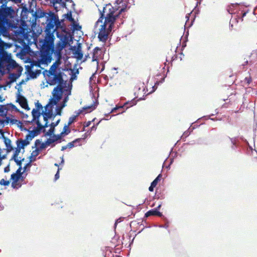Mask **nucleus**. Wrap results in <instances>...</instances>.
<instances>
[{"label": "nucleus", "mask_w": 257, "mask_h": 257, "mask_svg": "<svg viewBox=\"0 0 257 257\" xmlns=\"http://www.w3.org/2000/svg\"><path fill=\"white\" fill-rule=\"evenodd\" d=\"M59 29L65 31L64 20L60 21L57 15L50 11L46 16V36L42 42L40 59L39 62L34 63L35 66L39 67L40 63L48 64L51 61L52 55L54 51V33Z\"/></svg>", "instance_id": "nucleus-1"}, {"label": "nucleus", "mask_w": 257, "mask_h": 257, "mask_svg": "<svg viewBox=\"0 0 257 257\" xmlns=\"http://www.w3.org/2000/svg\"><path fill=\"white\" fill-rule=\"evenodd\" d=\"M121 4L118 8H114L111 5L106 6L100 12V17L95 23V26L97 27L100 24V28L98 34L99 41L105 42L111 33L116 20L120 14L126 11L127 7L126 0H121L119 5Z\"/></svg>", "instance_id": "nucleus-2"}, {"label": "nucleus", "mask_w": 257, "mask_h": 257, "mask_svg": "<svg viewBox=\"0 0 257 257\" xmlns=\"http://www.w3.org/2000/svg\"><path fill=\"white\" fill-rule=\"evenodd\" d=\"M60 64L59 60L56 61L50 67L49 69L44 70L43 74L46 82L50 86L56 85L53 89L55 91L62 90L67 91V81L63 79L64 73L59 68Z\"/></svg>", "instance_id": "nucleus-3"}, {"label": "nucleus", "mask_w": 257, "mask_h": 257, "mask_svg": "<svg viewBox=\"0 0 257 257\" xmlns=\"http://www.w3.org/2000/svg\"><path fill=\"white\" fill-rule=\"evenodd\" d=\"M72 0H49L47 5L53 7L57 12L62 8H66V3H73Z\"/></svg>", "instance_id": "nucleus-4"}, {"label": "nucleus", "mask_w": 257, "mask_h": 257, "mask_svg": "<svg viewBox=\"0 0 257 257\" xmlns=\"http://www.w3.org/2000/svg\"><path fill=\"white\" fill-rule=\"evenodd\" d=\"M65 92H67V91L62 90H57L55 91V90L53 89L52 93L53 97L50 99L49 103L46 106V108L49 105L52 106L56 105L58 102L61 99L63 94Z\"/></svg>", "instance_id": "nucleus-5"}, {"label": "nucleus", "mask_w": 257, "mask_h": 257, "mask_svg": "<svg viewBox=\"0 0 257 257\" xmlns=\"http://www.w3.org/2000/svg\"><path fill=\"white\" fill-rule=\"evenodd\" d=\"M151 216H157L161 217L163 220H167V218L162 214V213L159 211V210H149L145 213L144 217L143 218L142 222H138V224H140V225H143V222L147 223L146 218Z\"/></svg>", "instance_id": "nucleus-6"}, {"label": "nucleus", "mask_w": 257, "mask_h": 257, "mask_svg": "<svg viewBox=\"0 0 257 257\" xmlns=\"http://www.w3.org/2000/svg\"><path fill=\"white\" fill-rule=\"evenodd\" d=\"M48 13H46L44 11L40 10V9H37L35 12L33 11L32 15L33 19L32 20V22L33 23H35L37 19L43 18L44 17L46 18Z\"/></svg>", "instance_id": "nucleus-7"}, {"label": "nucleus", "mask_w": 257, "mask_h": 257, "mask_svg": "<svg viewBox=\"0 0 257 257\" xmlns=\"http://www.w3.org/2000/svg\"><path fill=\"white\" fill-rule=\"evenodd\" d=\"M21 177H20V175H18L17 174H12L11 175V179L12 180V187L15 189H18L20 188L22 186V184L20 182H19V180Z\"/></svg>", "instance_id": "nucleus-8"}, {"label": "nucleus", "mask_w": 257, "mask_h": 257, "mask_svg": "<svg viewBox=\"0 0 257 257\" xmlns=\"http://www.w3.org/2000/svg\"><path fill=\"white\" fill-rule=\"evenodd\" d=\"M102 54L101 49L96 47L93 50L92 53V61H96L98 62L99 59L101 58Z\"/></svg>", "instance_id": "nucleus-9"}, {"label": "nucleus", "mask_w": 257, "mask_h": 257, "mask_svg": "<svg viewBox=\"0 0 257 257\" xmlns=\"http://www.w3.org/2000/svg\"><path fill=\"white\" fill-rule=\"evenodd\" d=\"M33 13V11H28V9L26 8H24L22 9L21 13V18L23 20L27 21V22H32L31 18H29L28 15L31 14L32 16Z\"/></svg>", "instance_id": "nucleus-10"}, {"label": "nucleus", "mask_w": 257, "mask_h": 257, "mask_svg": "<svg viewBox=\"0 0 257 257\" xmlns=\"http://www.w3.org/2000/svg\"><path fill=\"white\" fill-rule=\"evenodd\" d=\"M0 133L2 134V138L4 140V142L5 143V144L7 147V151L8 152H10L12 151L14 148L11 145V141L10 139L7 138V137H5L4 135V133L3 132V130H0Z\"/></svg>", "instance_id": "nucleus-11"}, {"label": "nucleus", "mask_w": 257, "mask_h": 257, "mask_svg": "<svg viewBox=\"0 0 257 257\" xmlns=\"http://www.w3.org/2000/svg\"><path fill=\"white\" fill-rule=\"evenodd\" d=\"M135 103L133 101H127L123 104L122 105L118 106L116 105L114 108L111 110V112H116L117 110L120 109H123L125 108L126 109L128 108L133 106Z\"/></svg>", "instance_id": "nucleus-12"}, {"label": "nucleus", "mask_w": 257, "mask_h": 257, "mask_svg": "<svg viewBox=\"0 0 257 257\" xmlns=\"http://www.w3.org/2000/svg\"><path fill=\"white\" fill-rule=\"evenodd\" d=\"M17 101L21 106L25 109L30 110L26 98L22 95H19Z\"/></svg>", "instance_id": "nucleus-13"}, {"label": "nucleus", "mask_w": 257, "mask_h": 257, "mask_svg": "<svg viewBox=\"0 0 257 257\" xmlns=\"http://www.w3.org/2000/svg\"><path fill=\"white\" fill-rule=\"evenodd\" d=\"M132 215H133V216H135V215L134 214L133 212H131V214L130 215H128L127 216H121V217L118 218V219H117L115 220V222L114 224V229L116 228L117 224L118 223H120L121 222H122L124 219H128L129 218H133V217L132 216Z\"/></svg>", "instance_id": "nucleus-14"}, {"label": "nucleus", "mask_w": 257, "mask_h": 257, "mask_svg": "<svg viewBox=\"0 0 257 257\" xmlns=\"http://www.w3.org/2000/svg\"><path fill=\"white\" fill-rule=\"evenodd\" d=\"M96 107L95 104H92L90 106L84 107L82 108L81 110H80V112L78 113V115H79L83 112L85 111V112H90L93 110H94Z\"/></svg>", "instance_id": "nucleus-15"}, {"label": "nucleus", "mask_w": 257, "mask_h": 257, "mask_svg": "<svg viewBox=\"0 0 257 257\" xmlns=\"http://www.w3.org/2000/svg\"><path fill=\"white\" fill-rule=\"evenodd\" d=\"M32 113L33 116V120H38L41 115L40 112L35 108L32 110Z\"/></svg>", "instance_id": "nucleus-16"}, {"label": "nucleus", "mask_w": 257, "mask_h": 257, "mask_svg": "<svg viewBox=\"0 0 257 257\" xmlns=\"http://www.w3.org/2000/svg\"><path fill=\"white\" fill-rule=\"evenodd\" d=\"M18 77L19 76L16 73H11L9 76V79L10 81L9 82H8V84L16 81Z\"/></svg>", "instance_id": "nucleus-17"}, {"label": "nucleus", "mask_w": 257, "mask_h": 257, "mask_svg": "<svg viewBox=\"0 0 257 257\" xmlns=\"http://www.w3.org/2000/svg\"><path fill=\"white\" fill-rule=\"evenodd\" d=\"M69 126L66 124L64 125L63 131L61 132V135H63L64 136L65 135H68L70 133L71 130Z\"/></svg>", "instance_id": "nucleus-18"}, {"label": "nucleus", "mask_w": 257, "mask_h": 257, "mask_svg": "<svg viewBox=\"0 0 257 257\" xmlns=\"http://www.w3.org/2000/svg\"><path fill=\"white\" fill-rule=\"evenodd\" d=\"M65 46H63V43L59 41L56 45L57 53L60 55L61 51Z\"/></svg>", "instance_id": "nucleus-19"}, {"label": "nucleus", "mask_w": 257, "mask_h": 257, "mask_svg": "<svg viewBox=\"0 0 257 257\" xmlns=\"http://www.w3.org/2000/svg\"><path fill=\"white\" fill-rule=\"evenodd\" d=\"M35 145L36 147H38L39 145H40L39 149L42 150L46 148L47 144L45 143H41V142L39 140H37L35 141Z\"/></svg>", "instance_id": "nucleus-20"}, {"label": "nucleus", "mask_w": 257, "mask_h": 257, "mask_svg": "<svg viewBox=\"0 0 257 257\" xmlns=\"http://www.w3.org/2000/svg\"><path fill=\"white\" fill-rule=\"evenodd\" d=\"M60 41L63 43V46H66L68 43L69 36L67 34L62 36L60 39Z\"/></svg>", "instance_id": "nucleus-21"}, {"label": "nucleus", "mask_w": 257, "mask_h": 257, "mask_svg": "<svg viewBox=\"0 0 257 257\" xmlns=\"http://www.w3.org/2000/svg\"><path fill=\"white\" fill-rule=\"evenodd\" d=\"M81 140H82V138H78V139L74 140L73 141L69 143L67 145L68 148L71 149V148H73L75 146L74 144L76 143L80 142Z\"/></svg>", "instance_id": "nucleus-22"}, {"label": "nucleus", "mask_w": 257, "mask_h": 257, "mask_svg": "<svg viewBox=\"0 0 257 257\" xmlns=\"http://www.w3.org/2000/svg\"><path fill=\"white\" fill-rule=\"evenodd\" d=\"M36 123L37 125V127L39 129V130H41L42 129H43L45 127H48V122H45V124L44 125H43L42 124H41V123H40L39 119L36 120Z\"/></svg>", "instance_id": "nucleus-23"}, {"label": "nucleus", "mask_w": 257, "mask_h": 257, "mask_svg": "<svg viewBox=\"0 0 257 257\" xmlns=\"http://www.w3.org/2000/svg\"><path fill=\"white\" fill-rule=\"evenodd\" d=\"M16 143H17V147L18 148H20L21 149H24V147L26 146L23 143V139H18Z\"/></svg>", "instance_id": "nucleus-24"}, {"label": "nucleus", "mask_w": 257, "mask_h": 257, "mask_svg": "<svg viewBox=\"0 0 257 257\" xmlns=\"http://www.w3.org/2000/svg\"><path fill=\"white\" fill-rule=\"evenodd\" d=\"M162 178V175L159 174L156 178L152 182V186H156L158 183V182L161 180Z\"/></svg>", "instance_id": "nucleus-25"}, {"label": "nucleus", "mask_w": 257, "mask_h": 257, "mask_svg": "<svg viewBox=\"0 0 257 257\" xmlns=\"http://www.w3.org/2000/svg\"><path fill=\"white\" fill-rule=\"evenodd\" d=\"M77 115H73V116L70 117L69 118V120H68V122L67 124L68 125L70 126L72 123H73L75 121L76 118L77 116Z\"/></svg>", "instance_id": "nucleus-26"}, {"label": "nucleus", "mask_w": 257, "mask_h": 257, "mask_svg": "<svg viewBox=\"0 0 257 257\" xmlns=\"http://www.w3.org/2000/svg\"><path fill=\"white\" fill-rule=\"evenodd\" d=\"M166 223L164 225H154V226L155 227H159L160 228H165L166 229H167L169 227V222L168 220H164Z\"/></svg>", "instance_id": "nucleus-27"}, {"label": "nucleus", "mask_w": 257, "mask_h": 257, "mask_svg": "<svg viewBox=\"0 0 257 257\" xmlns=\"http://www.w3.org/2000/svg\"><path fill=\"white\" fill-rule=\"evenodd\" d=\"M12 159H13L15 161L17 165H18L19 167H22V162L24 160V158L20 160H19L18 158H12Z\"/></svg>", "instance_id": "nucleus-28"}, {"label": "nucleus", "mask_w": 257, "mask_h": 257, "mask_svg": "<svg viewBox=\"0 0 257 257\" xmlns=\"http://www.w3.org/2000/svg\"><path fill=\"white\" fill-rule=\"evenodd\" d=\"M60 119H58L56 122H52L51 123V124H50V126H51L50 131L52 130V132H54V127L58 124V123L60 122Z\"/></svg>", "instance_id": "nucleus-29"}, {"label": "nucleus", "mask_w": 257, "mask_h": 257, "mask_svg": "<svg viewBox=\"0 0 257 257\" xmlns=\"http://www.w3.org/2000/svg\"><path fill=\"white\" fill-rule=\"evenodd\" d=\"M21 149L18 148V147L16 149V150L13 154L12 158H18V156L20 153Z\"/></svg>", "instance_id": "nucleus-30"}, {"label": "nucleus", "mask_w": 257, "mask_h": 257, "mask_svg": "<svg viewBox=\"0 0 257 257\" xmlns=\"http://www.w3.org/2000/svg\"><path fill=\"white\" fill-rule=\"evenodd\" d=\"M0 184L3 186H8L10 184V181L2 179L0 180Z\"/></svg>", "instance_id": "nucleus-31"}, {"label": "nucleus", "mask_w": 257, "mask_h": 257, "mask_svg": "<svg viewBox=\"0 0 257 257\" xmlns=\"http://www.w3.org/2000/svg\"><path fill=\"white\" fill-rule=\"evenodd\" d=\"M39 148H37L35 151H33L31 154V156H30V159L32 158V157H36L39 155Z\"/></svg>", "instance_id": "nucleus-32"}, {"label": "nucleus", "mask_w": 257, "mask_h": 257, "mask_svg": "<svg viewBox=\"0 0 257 257\" xmlns=\"http://www.w3.org/2000/svg\"><path fill=\"white\" fill-rule=\"evenodd\" d=\"M75 54L77 55V57L78 59H81L82 58V57H83V54L81 52V51L80 50H79L78 49L76 51Z\"/></svg>", "instance_id": "nucleus-33"}, {"label": "nucleus", "mask_w": 257, "mask_h": 257, "mask_svg": "<svg viewBox=\"0 0 257 257\" xmlns=\"http://www.w3.org/2000/svg\"><path fill=\"white\" fill-rule=\"evenodd\" d=\"M35 137V135L32 134V133H30L29 134H28V135H27L26 137V138L27 140H28V141H31L33 138L34 137Z\"/></svg>", "instance_id": "nucleus-34"}, {"label": "nucleus", "mask_w": 257, "mask_h": 257, "mask_svg": "<svg viewBox=\"0 0 257 257\" xmlns=\"http://www.w3.org/2000/svg\"><path fill=\"white\" fill-rule=\"evenodd\" d=\"M66 18L70 22H74V19L72 18V15L71 13H67L65 15Z\"/></svg>", "instance_id": "nucleus-35"}, {"label": "nucleus", "mask_w": 257, "mask_h": 257, "mask_svg": "<svg viewBox=\"0 0 257 257\" xmlns=\"http://www.w3.org/2000/svg\"><path fill=\"white\" fill-rule=\"evenodd\" d=\"M35 105L36 108L35 109H37L38 111H39L40 109H42L43 108L42 105L38 101L35 103Z\"/></svg>", "instance_id": "nucleus-36"}, {"label": "nucleus", "mask_w": 257, "mask_h": 257, "mask_svg": "<svg viewBox=\"0 0 257 257\" xmlns=\"http://www.w3.org/2000/svg\"><path fill=\"white\" fill-rule=\"evenodd\" d=\"M55 142H56V140H53L52 138H49L46 141V144H47V146H49Z\"/></svg>", "instance_id": "nucleus-37"}, {"label": "nucleus", "mask_w": 257, "mask_h": 257, "mask_svg": "<svg viewBox=\"0 0 257 257\" xmlns=\"http://www.w3.org/2000/svg\"><path fill=\"white\" fill-rule=\"evenodd\" d=\"M29 74H30V77L33 79L36 78L37 77L36 72H35L34 71H33L32 70H31L29 71Z\"/></svg>", "instance_id": "nucleus-38"}, {"label": "nucleus", "mask_w": 257, "mask_h": 257, "mask_svg": "<svg viewBox=\"0 0 257 257\" xmlns=\"http://www.w3.org/2000/svg\"><path fill=\"white\" fill-rule=\"evenodd\" d=\"M22 167H19L18 169L17 170L16 173H13V174H17L18 175H20V177H21L23 172H21Z\"/></svg>", "instance_id": "nucleus-39"}, {"label": "nucleus", "mask_w": 257, "mask_h": 257, "mask_svg": "<svg viewBox=\"0 0 257 257\" xmlns=\"http://www.w3.org/2000/svg\"><path fill=\"white\" fill-rule=\"evenodd\" d=\"M67 89H68V90L67 91H69V93L67 94V95H68L70 94V90H69L68 88H67ZM68 100V96H66L63 99V102L66 103Z\"/></svg>", "instance_id": "nucleus-40"}, {"label": "nucleus", "mask_w": 257, "mask_h": 257, "mask_svg": "<svg viewBox=\"0 0 257 257\" xmlns=\"http://www.w3.org/2000/svg\"><path fill=\"white\" fill-rule=\"evenodd\" d=\"M245 81L246 82V83L248 85L251 81V78L250 76L245 77L244 79Z\"/></svg>", "instance_id": "nucleus-41"}, {"label": "nucleus", "mask_w": 257, "mask_h": 257, "mask_svg": "<svg viewBox=\"0 0 257 257\" xmlns=\"http://www.w3.org/2000/svg\"><path fill=\"white\" fill-rule=\"evenodd\" d=\"M62 109H60V106H58L56 108V115H60L61 114V110Z\"/></svg>", "instance_id": "nucleus-42"}, {"label": "nucleus", "mask_w": 257, "mask_h": 257, "mask_svg": "<svg viewBox=\"0 0 257 257\" xmlns=\"http://www.w3.org/2000/svg\"><path fill=\"white\" fill-rule=\"evenodd\" d=\"M43 115L44 116H47L48 118H50L51 116V115H52L51 111L48 112H44Z\"/></svg>", "instance_id": "nucleus-43"}, {"label": "nucleus", "mask_w": 257, "mask_h": 257, "mask_svg": "<svg viewBox=\"0 0 257 257\" xmlns=\"http://www.w3.org/2000/svg\"><path fill=\"white\" fill-rule=\"evenodd\" d=\"M1 153H2V151H0V166L2 165V160L6 158V156L5 155L2 156Z\"/></svg>", "instance_id": "nucleus-44"}, {"label": "nucleus", "mask_w": 257, "mask_h": 257, "mask_svg": "<svg viewBox=\"0 0 257 257\" xmlns=\"http://www.w3.org/2000/svg\"><path fill=\"white\" fill-rule=\"evenodd\" d=\"M91 123V122L90 121H88L87 122H84V123L83 124L84 127L89 126L90 125Z\"/></svg>", "instance_id": "nucleus-45"}, {"label": "nucleus", "mask_w": 257, "mask_h": 257, "mask_svg": "<svg viewBox=\"0 0 257 257\" xmlns=\"http://www.w3.org/2000/svg\"><path fill=\"white\" fill-rule=\"evenodd\" d=\"M59 170H60V169L58 168V171L55 175V180H57L59 178Z\"/></svg>", "instance_id": "nucleus-46"}, {"label": "nucleus", "mask_w": 257, "mask_h": 257, "mask_svg": "<svg viewBox=\"0 0 257 257\" xmlns=\"http://www.w3.org/2000/svg\"><path fill=\"white\" fill-rule=\"evenodd\" d=\"M64 136L63 135H61V133L58 135H56V139H55L56 140V141L59 140H60L61 139L62 137H63Z\"/></svg>", "instance_id": "nucleus-47"}, {"label": "nucleus", "mask_w": 257, "mask_h": 257, "mask_svg": "<svg viewBox=\"0 0 257 257\" xmlns=\"http://www.w3.org/2000/svg\"><path fill=\"white\" fill-rule=\"evenodd\" d=\"M23 143L25 145V146H27L30 144V141L27 140L26 139L25 140H23Z\"/></svg>", "instance_id": "nucleus-48"}, {"label": "nucleus", "mask_w": 257, "mask_h": 257, "mask_svg": "<svg viewBox=\"0 0 257 257\" xmlns=\"http://www.w3.org/2000/svg\"><path fill=\"white\" fill-rule=\"evenodd\" d=\"M35 159H34L33 160H30V162H29V163H27V164L26 165V166L24 167V170H25L26 169V168H27L28 166H30V165H31V163L32 161H35Z\"/></svg>", "instance_id": "nucleus-49"}, {"label": "nucleus", "mask_w": 257, "mask_h": 257, "mask_svg": "<svg viewBox=\"0 0 257 257\" xmlns=\"http://www.w3.org/2000/svg\"><path fill=\"white\" fill-rule=\"evenodd\" d=\"M155 187H156V186H152V184H151V186H150L149 187V191H151V192L153 191V190H154V188Z\"/></svg>", "instance_id": "nucleus-50"}, {"label": "nucleus", "mask_w": 257, "mask_h": 257, "mask_svg": "<svg viewBox=\"0 0 257 257\" xmlns=\"http://www.w3.org/2000/svg\"><path fill=\"white\" fill-rule=\"evenodd\" d=\"M36 72L37 76H38L41 73V70H36L34 71Z\"/></svg>", "instance_id": "nucleus-51"}, {"label": "nucleus", "mask_w": 257, "mask_h": 257, "mask_svg": "<svg viewBox=\"0 0 257 257\" xmlns=\"http://www.w3.org/2000/svg\"><path fill=\"white\" fill-rule=\"evenodd\" d=\"M4 171L5 172H8L10 171V167L9 165L5 168Z\"/></svg>", "instance_id": "nucleus-52"}, {"label": "nucleus", "mask_w": 257, "mask_h": 257, "mask_svg": "<svg viewBox=\"0 0 257 257\" xmlns=\"http://www.w3.org/2000/svg\"><path fill=\"white\" fill-rule=\"evenodd\" d=\"M9 1L14 2L15 3H20L22 1V0H9Z\"/></svg>", "instance_id": "nucleus-53"}, {"label": "nucleus", "mask_w": 257, "mask_h": 257, "mask_svg": "<svg viewBox=\"0 0 257 257\" xmlns=\"http://www.w3.org/2000/svg\"><path fill=\"white\" fill-rule=\"evenodd\" d=\"M67 148H68L67 145L62 146L61 148V151H64Z\"/></svg>", "instance_id": "nucleus-54"}, {"label": "nucleus", "mask_w": 257, "mask_h": 257, "mask_svg": "<svg viewBox=\"0 0 257 257\" xmlns=\"http://www.w3.org/2000/svg\"><path fill=\"white\" fill-rule=\"evenodd\" d=\"M66 106V103L63 102V103L60 105V109H62Z\"/></svg>", "instance_id": "nucleus-55"}, {"label": "nucleus", "mask_w": 257, "mask_h": 257, "mask_svg": "<svg viewBox=\"0 0 257 257\" xmlns=\"http://www.w3.org/2000/svg\"><path fill=\"white\" fill-rule=\"evenodd\" d=\"M53 132H52V130H49V132L47 133V135L51 136Z\"/></svg>", "instance_id": "nucleus-56"}, {"label": "nucleus", "mask_w": 257, "mask_h": 257, "mask_svg": "<svg viewBox=\"0 0 257 257\" xmlns=\"http://www.w3.org/2000/svg\"><path fill=\"white\" fill-rule=\"evenodd\" d=\"M145 227H150V226H145L144 225L143 228H142L140 231H139L138 232V234H139V233H141V232L143 230V229L145 228Z\"/></svg>", "instance_id": "nucleus-57"}, {"label": "nucleus", "mask_w": 257, "mask_h": 257, "mask_svg": "<svg viewBox=\"0 0 257 257\" xmlns=\"http://www.w3.org/2000/svg\"><path fill=\"white\" fill-rule=\"evenodd\" d=\"M78 27L79 28H81V27H80V26H79L78 25H76L75 26V29H76V30H79V29H78V28H77Z\"/></svg>", "instance_id": "nucleus-58"}, {"label": "nucleus", "mask_w": 257, "mask_h": 257, "mask_svg": "<svg viewBox=\"0 0 257 257\" xmlns=\"http://www.w3.org/2000/svg\"><path fill=\"white\" fill-rule=\"evenodd\" d=\"M43 116H44V119L46 121V122H48L47 121H48V117L47 116H44V115H43Z\"/></svg>", "instance_id": "nucleus-59"}, {"label": "nucleus", "mask_w": 257, "mask_h": 257, "mask_svg": "<svg viewBox=\"0 0 257 257\" xmlns=\"http://www.w3.org/2000/svg\"><path fill=\"white\" fill-rule=\"evenodd\" d=\"M227 11H228V12L229 14H232V13H233L232 11H231V9H227Z\"/></svg>", "instance_id": "nucleus-60"}, {"label": "nucleus", "mask_w": 257, "mask_h": 257, "mask_svg": "<svg viewBox=\"0 0 257 257\" xmlns=\"http://www.w3.org/2000/svg\"><path fill=\"white\" fill-rule=\"evenodd\" d=\"M56 135H53L52 137V139H53V140H55L56 139Z\"/></svg>", "instance_id": "nucleus-61"}, {"label": "nucleus", "mask_w": 257, "mask_h": 257, "mask_svg": "<svg viewBox=\"0 0 257 257\" xmlns=\"http://www.w3.org/2000/svg\"><path fill=\"white\" fill-rule=\"evenodd\" d=\"M61 159H62V160H61V164H63V163H64V159H63V157L61 158Z\"/></svg>", "instance_id": "nucleus-62"}, {"label": "nucleus", "mask_w": 257, "mask_h": 257, "mask_svg": "<svg viewBox=\"0 0 257 257\" xmlns=\"http://www.w3.org/2000/svg\"><path fill=\"white\" fill-rule=\"evenodd\" d=\"M96 130V127L95 126H93L92 127H91V130Z\"/></svg>", "instance_id": "nucleus-63"}, {"label": "nucleus", "mask_w": 257, "mask_h": 257, "mask_svg": "<svg viewBox=\"0 0 257 257\" xmlns=\"http://www.w3.org/2000/svg\"><path fill=\"white\" fill-rule=\"evenodd\" d=\"M136 222H134V221H131V223H130V225L132 226V225L133 224H134V223H135Z\"/></svg>", "instance_id": "nucleus-64"}]
</instances>
